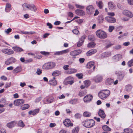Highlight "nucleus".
<instances>
[{
  "mask_svg": "<svg viewBox=\"0 0 133 133\" xmlns=\"http://www.w3.org/2000/svg\"><path fill=\"white\" fill-rule=\"evenodd\" d=\"M82 124L85 127L91 128L94 126L95 122L93 119H88L83 121Z\"/></svg>",
  "mask_w": 133,
  "mask_h": 133,
  "instance_id": "obj_1",
  "label": "nucleus"
},
{
  "mask_svg": "<svg viewBox=\"0 0 133 133\" xmlns=\"http://www.w3.org/2000/svg\"><path fill=\"white\" fill-rule=\"evenodd\" d=\"M110 94V92L109 90H102L99 92L98 96L101 99H105L108 97Z\"/></svg>",
  "mask_w": 133,
  "mask_h": 133,
  "instance_id": "obj_2",
  "label": "nucleus"
},
{
  "mask_svg": "<svg viewBox=\"0 0 133 133\" xmlns=\"http://www.w3.org/2000/svg\"><path fill=\"white\" fill-rule=\"evenodd\" d=\"M56 64L55 62H50L45 63L42 66V68L45 70H48L55 67Z\"/></svg>",
  "mask_w": 133,
  "mask_h": 133,
  "instance_id": "obj_3",
  "label": "nucleus"
},
{
  "mask_svg": "<svg viewBox=\"0 0 133 133\" xmlns=\"http://www.w3.org/2000/svg\"><path fill=\"white\" fill-rule=\"evenodd\" d=\"M97 36L98 38L101 39H105L107 36L105 32L101 30H98L96 32Z\"/></svg>",
  "mask_w": 133,
  "mask_h": 133,
  "instance_id": "obj_4",
  "label": "nucleus"
},
{
  "mask_svg": "<svg viewBox=\"0 0 133 133\" xmlns=\"http://www.w3.org/2000/svg\"><path fill=\"white\" fill-rule=\"evenodd\" d=\"M86 12L88 14L91 15L93 14L95 11V8L92 5H90L86 7Z\"/></svg>",
  "mask_w": 133,
  "mask_h": 133,
  "instance_id": "obj_5",
  "label": "nucleus"
},
{
  "mask_svg": "<svg viewBox=\"0 0 133 133\" xmlns=\"http://www.w3.org/2000/svg\"><path fill=\"white\" fill-rule=\"evenodd\" d=\"M16 59L14 57H10L5 62V63L6 65H9L16 62Z\"/></svg>",
  "mask_w": 133,
  "mask_h": 133,
  "instance_id": "obj_6",
  "label": "nucleus"
},
{
  "mask_svg": "<svg viewBox=\"0 0 133 133\" xmlns=\"http://www.w3.org/2000/svg\"><path fill=\"white\" fill-rule=\"evenodd\" d=\"M105 19L107 22L110 23H114L116 21V19L115 18L110 16H106Z\"/></svg>",
  "mask_w": 133,
  "mask_h": 133,
  "instance_id": "obj_7",
  "label": "nucleus"
},
{
  "mask_svg": "<svg viewBox=\"0 0 133 133\" xmlns=\"http://www.w3.org/2000/svg\"><path fill=\"white\" fill-rule=\"evenodd\" d=\"M24 101L23 99H19L15 100L14 101V104L16 106H18L19 105L24 103Z\"/></svg>",
  "mask_w": 133,
  "mask_h": 133,
  "instance_id": "obj_8",
  "label": "nucleus"
},
{
  "mask_svg": "<svg viewBox=\"0 0 133 133\" xmlns=\"http://www.w3.org/2000/svg\"><path fill=\"white\" fill-rule=\"evenodd\" d=\"M1 51L3 53L8 55L13 54L14 53V51L13 50L8 49H2Z\"/></svg>",
  "mask_w": 133,
  "mask_h": 133,
  "instance_id": "obj_9",
  "label": "nucleus"
},
{
  "mask_svg": "<svg viewBox=\"0 0 133 133\" xmlns=\"http://www.w3.org/2000/svg\"><path fill=\"white\" fill-rule=\"evenodd\" d=\"M92 95H87L84 97V101L86 103L89 102L92 100Z\"/></svg>",
  "mask_w": 133,
  "mask_h": 133,
  "instance_id": "obj_10",
  "label": "nucleus"
},
{
  "mask_svg": "<svg viewBox=\"0 0 133 133\" xmlns=\"http://www.w3.org/2000/svg\"><path fill=\"white\" fill-rule=\"evenodd\" d=\"M86 36L85 35H84L82 36L80 38L79 41L77 43V46L80 47L82 45L84 41V40L86 38Z\"/></svg>",
  "mask_w": 133,
  "mask_h": 133,
  "instance_id": "obj_11",
  "label": "nucleus"
},
{
  "mask_svg": "<svg viewBox=\"0 0 133 133\" xmlns=\"http://www.w3.org/2000/svg\"><path fill=\"white\" fill-rule=\"evenodd\" d=\"M40 109L39 108L36 109L32 110H31L29 111L28 112V114L30 115H32L34 116L37 115L39 113Z\"/></svg>",
  "mask_w": 133,
  "mask_h": 133,
  "instance_id": "obj_12",
  "label": "nucleus"
},
{
  "mask_svg": "<svg viewBox=\"0 0 133 133\" xmlns=\"http://www.w3.org/2000/svg\"><path fill=\"white\" fill-rule=\"evenodd\" d=\"M63 123L66 127H71L73 126V124L71 123L70 119H65Z\"/></svg>",
  "mask_w": 133,
  "mask_h": 133,
  "instance_id": "obj_13",
  "label": "nucleus"
},
{
  "mask_svg": "<svg viewBox=\"0 0 133 133\" xmlns=\"http://www.w3.org/2000/svg\"><path fill=\"white\" fill-rule=\"evenodd\" d=\"M17 122L16 121H13L6 124V126L9 128H11L14 127L16 124Z\"/></svg>",
  "mask_w": 133,
  "mask_h": 133,
  "instance_id": "obj_14",
  "label": "nucleus"
},
{
  "mask_svg": "<svg viewBox=\"0 0 133 133\" xmlns=\"http://www.w3.org/2000/svg\"><path fill=\"white\" fill-rule=\"evenodd\" d=\"M81 52L82 51L81 50H78L71 51L70 52V54L72 56H75L80 54Z\"/></svg>",
  "mask_w": 133,
  "mask_h": 133,
  "instance_id": "obj_15",
  "label": "nucleus"
},
{
  "mask_svg": "<svg viewBox=\"0 0 133 133\" xmlns=\"http://www.w3.org/2000/svg\"><path fill=\"white\" fill-rule=\"evenodd\" d=\"M29 9L34 12H36L37 11L36 6L33 4H29Z\"/></svg>",
  "mask_w": 133,
  "mask_h": 133,
  "instance_id": "obj_16",
  "label": "nucleus"
},
{
  "mask_svg": "<svg viewBox=\"0 0 133 133\" xmlns=\"http://www.w3.org/2000/svg\"><path fill=\"white\" fill-rule=\"evenodd\" d=\"M123 13L124 15L128 17L132 18L133 17V14L131 12L127 10H124L123 11Z\"/></svg>",
  "mask_w": 133,
  "mask_h": 133,
  "instance_id": "obj_17",
  "label": "nucleus"
},
{
  "mask_svg": "<svg viewBox=\"0 0 133 133\" xmlns=\"http://www.w3.org/2000/svg\"><path fill=\"white\" fill-rule=\"evenodd\" d=\"M98 114L100 117L103 119L105 118V114L104 111L101 109L99 110Z\"/></svg>",
  "mask_w": 133,
  "mask_h": 133,
  "instance_id": "obj_18",
  "label": "nucleus"
},
{
  "mask_svg": "<svg viewBox=\"0 0 133 133\" xmlns=\"http://www.w3.org/2000/svg\"><path fill=\"white\" fill-rule=\"evenodd\" d=\"M103 77L102 76L99 75L96 76L94 78V80L96 82L98 83L102 81Z\"/></svg>",
  "mask_w": 133,
  "mask_h": 133,
  "instance_id": "obj_19",
  "label": "nucleus"
},
{
  "mask_svg": "<svg viewBox=\"0 0 133 133\" xmlns=\"http://www.w3.org/2000/svg\"><path fill=\"white\" fill-rule=\"evenodd\" d=\"M75 12L76 14L80 16H83L85 14L84 11L79 9L76 10L75 11Z\"/></svg>",
  "mask_w": 133,
  "mask_h": 133,
  "instance_id": "obj_20",
  "label": "nucleus"
},
{
  "mask_svg": "<svg viewBox=\"0 0 133 133\" xmlns=\"http://www.w3.org/2000/svg\"><path fill=\"white\" fill-rule=\"evenodd\" d=\"M55 77H53L52 79L50 80L49 81V84L54 86H56L57 84V81L55 80Z\"/></svg>",
  "mask_w": 133,
  "mask_h": 133,
  "instance_id": "obj_21",
  "label": "nucleus"
},
{
  "mask_svg": "<svg viewBox=\"0 0 133 133\" xmlns=\"http://www.w3.org/2000/svg\"><path fill=\"white\" fill-rule=\"evenodd\" d=\"M94 63L93 62H90L87 64L86 65V67L87 68L90 69L93 67V69L94 70L95 68V66H94Z\"/></svg>",
  "mask_w": 133,
  "mask_h": 133,
  "instance_id": "obj_22",
  "label": "nucleus"
},
{
  "mask_svg": "<svg viewBox=\"0 0 133 133\" xmlns=\"http://www.w3.org/2000/svg\"><path fill=\"white\" fill-rule=\"evenodd\" d=\"M122 58V56L120 54L116 55L113 57V59L115 61H117L120 60Z\"/></svg>",
  "mask_w": 133,
  "mask_h": 133,
  "instance_id": "obj_23",
  "label": "nucleus"
},
{
  "mask_svg": "<svg viewBox=\"0 0 133 133\" xmlns=\"http://www.w3.org/2000/svg\"><path fill=\"white\" fill-rule=\"evenodd\" d=\"M71 78H73L72 77H68L66 79V81H65V84H69L71 85H72L74 83V82L72 80L71 81L69 80Z\"/></svg>",
  "mask_w": 133,
  "mask_h": 133,
  "instance_id": "obj_24",
  "label": "nucleus"
},
{
  "mask_svg": "<svg viewBox=\"0 0 133 133\" xmlns=\"http://www.w3.org/2000/svg\"><path fill=\"white\" fill-rule=\"evenodd\" d=\"M22 69V67L21 66L17 67L13 70V72L14 74L19 72L21 71Z\"/></svg>",
  "mask_w": 133,
  "mask_h": 133,
  "instance_id": "obj_25",
  "label": "nucleus"
},
{
  "mask_svg": "<svg viewBox=\"0 0 133 133\" xmlns=\"http://www.w3.org/2000/svg\"><path fill=\"white\" fill-rule=\"evenodd\" d=\"M97 51V50L96 49H91L88 51L87 53V55L89 56L96 53Z\"/></svg>",
  "mask_w": 133,
  "mask_h": 133,
  "instance_id": "obj_26",
  "label": "nucleus"
},
{
  "mask_svg": "<svg viewBox=\"0 0 133 133\" xmlns=\"http://www.w3.org/2000/svg\"><path fill=\"white\" fill-rule=\"evenodd\" d=\"M113 82V80L110 78H109L107 79L105 81L106 85H109L112 84Z\"/></svg>",
  "mask_w": 133,
  "mask_h": 133,
  "instance_id": "obj_27",
  "label": "nucleus"
},
{
  "mask_svg": "<svg viewBox=\"0 0 133 133\" xmlns=\"http://www.w3.org/2000/svg\"><path fill=\"white\" fill-rule=\"evenodd\" d=\"M132 88V85L130 84H128L125 87V90L127 92H129Z\"/></svg>",
  "mask_w": 133,
  "mask_h": 133,
  "instance_id": "obj_28",
  "label": "nucleus"
},
{
  "mask_svg": "<svg viewBox=\"0 0 133 133\" xmlns=\"http://www.w3.org/2000/svg\"><path fill=\"white\" fill-rule=\"evenodd\" d=\"M61 74V71L56 70H55L53 72L52 74V75L53 76H57Z\"/></svg>",
  "mask_w": 133,
  "mask_h": 133,
  "instance_id": "obj_29",
  "label": "nucleus"
},
{
  "mask_svg": "<svg viewBox=\"0 0 133 133\" xmlns=\"http://www.w3.org/2000/svg\"><path fill=\"white\" fill-rule=\"evenodd\" d=\"M12 49L14 51L18 52L23 51V50L22 48L18 47H14L12 48Z\"/></svg>",
  "mask_w": 133,
  "mask_h": 133,
  "instance_id": "obj_30",
  "label": "nucleus"
},
{
  "mask_svg": "<svg viewBox=\"0 0 133 133\" xmlns=\"http://www.w3.org/2000/svg\"><path fill=\"white\" fill-rule=\"evenodd\" d=\"M104 20V18L103 16L101 15L98 16V20L99 23H102L103 22Z\"/></svg>",
  "mask_w": 133,
  "mask_h": 133,
  "instance_id": "obj_31",
  "label": "nucleus"
},
{
  "mask_svg": "<svg viewBox=\"0 0 133 133\" xmlns=\"http://www.w3.org/2000/svg\"><path fill=\"white\" fill-rule=\"evenodd\" d=\"M29 107L30 106L28 104H25L22 106L21 109L22 110H24L29 108Z\"/></svg>",
  "mask_w": 133,
  "mask_h": 133,
  "instance_id": "obj_32",
  "label": "nucleus"
},
{
  "mask_svg": "<svg viewBox=\"0 0 133 133\" xmlns=\"http://www.w3.org/2000/svg\"><path fill=\"white\" fill-rule=\"evenodd\" d=\"M109 7L110 9L112 10L114 9L115 5L111 2H109L108 3Z\"/></svg>",
  "mask_w": 133,
  "mask_h": 133,
  "instance_id": "obj_33",
  "label": "nucleus"
},
{
  "mask_svg": "<svg viewBox=\"0 0 133 133\" xmlns=\"http://www.w3.org/2000/svg\"><path fill=\"white\" fill-rule=\"evenodd\" d=\"M102 129L106 131H110L111 130V129L106 125H104L102 127Z\"/></svg>",
  "mask_w": 133,
  "mask_h": 133,
  "instance_id": "obj_34",
  "label": "nucleus"
},
{
  "mask_svg": "<svg viewBox=\"0 0 133 133\" xmlns=\"http://www.w3.org/2000/svg\"><path fill=\"white\" fill-rule=\"evenodd\" d=\"M54 100V98L52 97H50L48 99H46V102H44V104H46L47 103H50L52 102Z\"/></svg>",
  "mask_w": 133,
  "mask_h": 133,
  "instance_id": "obj_35",
  "label": "nucleus"
},
{
  "mask_svg": "<svg viewBox=\"0 0 133 133\" xmlns=\"http://www.w3.org/2000/svg\"><path fill=\"white\" fill-rule=\"evenodd\" d=\"M87 93L86 90L80 91L78 95L80 97L84 96Z\"/></svg>",
  "mask_w": 133,
  "mask_h": 133,
  "instance_id": "obj_36",
  "label": "nucleus"
},
{
  "mask_svg": "<svg viewBox=\"0 0 133 133\" xmlns=\"http://www.w3.org/2000/svg\"><path fill=\"white\" fill-rule=\"evenodd\" d=\"M125 75L124 74H120L117 76L118 79L120 80H122L124 78Z\"/></svg>",
  "mask_w": 133,
  "mask_h": 133,
  "instance_id": "obj_37",
  "label": "nucleus"
},
{
  "mask_svg": "<svg viewBox=\"0 0 133 133\" xmlns=\"http://www.w3.org/2000/svg\"><path fill=\"white\" fill-rule=\"evenodd\" d=\"M83 116L85 117H89L91 116V114L89 112L86 111L83 113Z\"/></svg>",
  "mask_w": 133,
  "mask_h": 133,
  "instance_id": "obj_38",
  "label": "nucleus"
},
{
  "mask_svg": "<svg viewBox=\"0 0 133 133\" xmlns=\"http://www.w3.org/2000/svg\"><path fill=\"white\" fill-rule=\"evenodd\" d=\"M22 6L23 8V10L25 11L27 9H29V4L27 3H24L22 5Z\"/></svg>",
  "mask_w": 133,
  "mask_h": 133,
  "instance_id": "obj_39",
  "label": "nucleus"
},
{
  "mask_svg": "<svg viewBox=\"0 0 133 133\" xmlns=\"http://www.w3.org/2000/svg\"><path fill=\"white\" fill-rule=\"evenodd\" d=\"M97 5L99 9H102L103 6V4L102 1H99L97 3Z\"/></svg>",
  "mask_w": 133,
  "mask_h": 133,
  "instance_id": "obj_40",
  "label": "nucleus"
},
{
  "mask_svg": "<svg viewBox=\"0 0 133 133\" xmlns=\"http://www.w3.org/2000/svg\"><path fill=\"white\" fill-rule=\"evenodd\" d=\"M77 70L74 69H69L68 71V74H72L76 72Z\"/></svg>",
  "mask_w": 133,
  "mask_h": 133,
  "instance_id": "obj_41",
  "label": "nucleus"
},
{
  "mask_svg": "<svg viewBox=\"0 0 133 133\" xmlns=\"http://www.w3.org/2000/svg\"><path fill=\"white\" fill-rule=\"evenodd\" d=\"M84 83L86 87L87 88L90 85V82L89 80H87L85 81L84 82Z\"/></svg>",
  "mask_w": 133,
  "mask_h": 133,
  "instance_id": "obj_42",
  "label": "nucleus"
},
{
  "mask_svg": "<svg viewBox=\"0 0 133 133\" xmlns=\"http://www.w3.org/2000/svg\"><path fill=\"white\" fill-rule=\"evenodd\" d=\"M77 102V99H74L70 100L69 101V103L72 104H76Z\"/></svg>",
  "mask_w": 133,
  "mask_h": 133,
  "instance_id": "obj_43",
  "label": "nucleus"
},
{
  "mask_svg": "<svg viewBox=\"0 0 133 133\" xmlns=\"http://www.w3.org/2000/svg\"><path fill=\"white\" fill-rule=\"evenodd\" d=\"M18 125L21 127H23L25 126V125L23 121L21 120H20L18 123Z\"/></svg>",
  "mask_w": 133,
  "mask_h": 133,
  "instance_id": "obj_44",
  "label": "nucleus"
},
{
  "mask_svg": "<svg viewBox=\"0 0 133 133\" xmlns=\"http://www.w3.org/2000/svg\"><path fill=\"white\" fill-rule=\"evenodd\" d=\"M96 44L94 42H91L89 43L88 44V47L89 48H92L94 47Z\"/></svg>",
  "mask_w": 133,
  "mask_h": 133,
  "instance_id": "obj_45",
  "label": "nucleus"
},
{
  "mask_svg": "<svg viewBox=\"0 0 133 133\" xmlns=\"http://www.w3.org/2000/svg\"><path fill=\"white\" fill-rule=\"evenodd\" d=\"M124 132L128 133H132V131L131 129L130 128H126L124 130Z\"/></svg>",
  "mask_w": 133,
  "mask_h": 133,
  "instance_id": "obj_46",
  "label": "nucleus"
},
{
  "mask_svg": "<svg viewBox=\"0 0 133 133\" xmlns=\"http://www.w3.org/2000/svg\"><path fill=\"white\" fill-rule=\"evenodd\" d=\"M6 131L4 128L1 127L0 125V133H6Z\"/></svg>",
  "mask_w": 133,
  "mask_h": 133,
  "instance_id": "obj_47",
  "label": "nucleus"
},
{
  "mask_svg": "<svg viewBox=\"0 0 133 133\" xmlns=\"http://www.w3.org/2000/svg\"><path fill=\"white\" fill-rule=\"evenodd\" d=\"M128 64V66L129 67H131L133 66V59H131L129 61Z\"/></svg>",
  "mask_w": 133,
  "mask_h": 133,
  "instance_id": "obj_48",
  "label": "nucleus"
},
{
  "mask_svg": "<svg viewBox=\"0 0 133 133\" xmlns=\"http://www.w3.org/2000/svg\"><path fill=\"white\" fill-rule=\"evenodd\" d=\"M79 130V128L78 127H76L72 131V133H78Z\"/></svg>",
  "mask_w": 133,
  "mask_h": 133,
  "instance_id": "obj_49",
  "label": "nucleus"
},
{
  "mask_svg": "<svg viewBox=\"0 0 133 133\" xmlns=\"http://www.w3.org/2000/svg\"><path fill=\"white\" fill-rule=\"evenodd\" d=\"M72 32L74 34L78 35L79 34V31L77 29H74L72 31Z\"/></svg>",
  "mask_w": 133,
  "mask_h": 133,
  "instance_id": "obj_50",
  "label": "nucleus"
},
{
  "mask_svg": "<svg viewBox=\"0 0 133 133\" xmlns=\"http://www.w3.org/2000/svg\"><path fill=\"white\" fill-rule=\"evenodd\" d=\"M115 27L113 26H109V31L110 32H111L114 29Z\"/></svg>",
  "mask_w": 133,
  "mask_h": 133,
  "instance_id": "obj_51",
  "label": "nucleus"
},
{
  "mask_svg": "<svg viewBox=\"0 0 133 133\" xmlns=\"http://www.w3.org/2000/svg\"><path fill=\"white\" fill-rule=\"evenodd\" d=\"M82 116L81 115L78 113L76 114L75 115V118L77 119L80 118Z\"/></svg>",
  "mask_w": 133,
  "mask_h": 133,
  "instance_id": "obj_52",
  "label": "nucleus"
},
{
  "mask_svg": "<svg viewBox=\"0 0 133 133\" xmlns=\"http://www.w3.org/2000/svg\"><path fill=\"white\" fill-rule=\"evenodd\" d=\"M12 30L11 28H9L5 30V32L6 34H8Z\"/></svg>",
  "mask_w": 133,
  "mask_h": 133,
  "instance_id": "obj_53",
  "label": "nucleus"
},
{
  "mask_svg": "<svg viewBox=\"0 0 133 133\" xmlns=\"http://www.w3.org/2000/svg\"><path fill=\"white\" fill-rule=\"evenodd\" d=\"M75 5L77 8L81 9H84V6H82L77 4H76Z\"/></svg>",
  "mask_w": 133,
  "mask_h": 133,
  "instance_id": "obj_54",
  "label": "nucleus"
},
{
  "mask_svg": "<svg viewBox=\"0 0 133 133\" xmlns=\"http://www.w3.org/2000/svg\"><path fill=\"white\" fill-rule=\"evenodd\" d=\"M76 76L80 79H82L83 78V75L82 74H77L76 75Z\"/></svg>",
  "mask_w": 133,
  "mask_h": 133,
  "instance_id": "obj_55",
  "label": "nucleus"
},
{
  "mask_svg": "<svg viewBox=\"0 0 133 133\" xmlns=\"http://www.w3.org/2000/svg\"><path fill=\"white\" fill-rule=\"evenodd\" d=\"M69 108L71 109V108L70 107H69ZM66 111L67 114H70L72 112V111L70 110V109H66Z\"/></svg>",
  "mask_w": 133,
  "mask_h": 133,
  "instance_id": "obj_56",
  "label": "nucleus"
},
{
  "mask_svg": "<svg viewBox=\"0 0 133 133\" xmlns=\"http://www.w3.org/2000/svg\"><path fill=\"white\" fill-rule=\"evenodd\" d=\"M54 54L55 55H59L62 54V51L56 52Z\"/></svg>",
  "mask_w": 133,
  "mask_h": 133,
  "instance_id": "obj_57",
  "label": "nucleus"
},
{
  "mask_svg": "<svg viewBox=\"0 0 133 133\" xmlns=\"http://www.w3.org/2000/svg\"><path fill=\"white\" fill-rule=\"evenodd\" d=\"M40 53L43 55H49V53L45 51H41Z\"/></svg>",
  "mask_w": 133,
  "mask_h": 133,
  "instance_id": "obj_58",
  "label": "nucleus"
},
{
  "mask_svg": "<svg viewBox=\"0 0 133 133\" xmlns=\"http://www.w3.org/2000/svg\"><path fill=\"white\" fill-rule=\"evenodd\" d=\"M11 84V82L7 83L5 85V87L6 88H8L10 87Z\"/></svg>",
  "mask_w": 133,
  "mask_h": 133,
  "instance_id": "obj_59",
  "label": "nucleus"
},
{
  "mask_svg": "<svg viewBox=\"0 0 133 133\" xmlns=\"http://www.w3.org/2000/svg\"><path fill=\"white\" fill-rule=\"evenodd\" d=\"M107 14L108 15L110 16H113L115 15V14L114 12H108Z\"/></svg>",
  "mask_w": 133,
  "mask_h": 133,
  "instance_id": "obj_60",
  "label": "nucleus"
},
{
  "mask_svg": "<svg viewBox=\"0 0 133 133\" xmlns=\"http://www.w3.org/2000/svg\"><path fill=\"white\" fill-rule=\"evenodd\" d=\"M69 51V50L68 49H67L63 50L62 51V54H65L68 52Z\"/></svg>",
  "mask_w": 133,
  "mask_h": 133,
  "instance_id": "obj_61",
  "label": "nucleus"
},
{
  "mask_svg": "<svg viewBox=\"0 0 133 133\" xmlns=\"http://www.w3.org/2000/svg\"><path fill=\"white\" fill-rule=\"evenodd\" d=\"M85 61V59L84 58H81L79 59V61L80 63H83Z\"/></svg>",
  "mask_w": 133,
  "mask_h": 133,
  "instance_id": "obj_62",
  "label": "nucleus"
},
{
  "mask_svg": "<svg viewBox=\"0 0 133 133\" xmlns=\"http://www.w3.org/2000/svg\"><path fill=\"white\" fill-rule=\"evenodd\" d=\"M42 97H40L38 98H37L35 100L36 102H38L39 101L42 99Z\"/></svg>",
  "mask_w": 133,
  "mask_h": 133,
  "instance_id": "obj_63",
  "label": "nucleus"
},
{
  "mask_svg": "<svg viewBox=\"0 0 133 133\" xmlns=\"http://www.w3.org/2000/svg\"><path fill=\"white\" fill-rule=\"evenodd\" d=\"M129 4L132 5L133 4V1L132 0H128Z\"/></svg>",
  "mask_w": 133,
  "mask_h": 133,
  "instance_id": "obj_64",
  "label": "nucleus"
}]
</instances>
